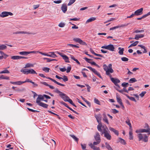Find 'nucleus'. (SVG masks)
<instances>
[{
    "mask_svg": "<svg viewBox=\"0 0 150 150\" xmlns=\"http://www.w3.org/2000/svg\"><path fill=\"white\" fill-rule=\"evenodd\" d=\"M95 117L96 118L97 120L99 123V125L97 126V128L98 130L101 132L102 134H103V132L102 131L101 127H102V124L101 122V115L100 114L98 115H95Z\"/></svg>",
    "mask_w": 150,
    "mask_h": 150,
    "instance_id": "f257e3e1",
    "label": "nucleus"
},
{
    "mask_svg": "<svg viewBox=\"0 0 150 150\" xmlns=\"http://www.w3.org/2000/svg\"><path fill=\"white\" fill-rule=\"evenodd\" d=\"M110 133V131L107 127H105L104 126V137L108 140H110L111 139V136Z\"/></svg>",
    "mask_w": 150,
    "mask_h": 150,
    "instance_id": "f03ea898",
    "label": "nucleus"
},
{
    "mask_svg": "<svg viewBox=\"0 0 150 150\" xmlns=\"http://www.w3.org/2000/svg\"><path fill=\"white\" fill-rule=\"evenodd\" d=\"M104 69L106 71V74L109 76L110 78L112 77L110 74L114 72V70L112 69H109L108 67L105 64H104Z\"/></svg>",
    "mask_w": 150,
    "mask_h": 150,
    "instance_id": "7ed1b4c3",
    "label": "nucleus"
},
{
    "mask_svg": "<svg viewBox=\"0 0 150 150\" xmlns=\"http://www.w3.org/2000/svg\"><path fill=\"white\" fill-rule=\"evenodd\" d=\"M139 141L143 140L145 142H147L148 140V137L145 134H138Z\"/></svg>",
    "mask_w": 150,
    "mask_h": 150,
    "instance_id": "20e7f679",
    "label": "nucleus"
},
{
    "mask_svg": "<svg viewBox=\"0 0 150 150\" xmlns=\"http://www.w3.org/2000/svg\"><path fill=\"white\" fill-rule=\"evenodd\" d=\"M73 40L75 42H78L80 44L82 45H87V44L85 42L83 41L82 40L79 38H74L73 39Z\"/></svg>",
    "mask_w": 150,
    "mask_h": 150,
    "instance_id": "39448f33",
    "label": "nucleus"
},
{
    "mask_svg": "<svg viewBox=\"0 0 150 150\" xmlns=\"http://www.w3.org/2000/svg\"><path fill=\"white\" fill-rule=\"evenodd\" d=\"M111 81L115 84V85L118 87L119 88H120V87L119 85L118 84V83H119L120 82V81L118 79L113 78L112 77L110 78Z\"/></svg>",
    "mask_w": 150,
    "mask_h": 150,
    "instance_id": "423d86ee",
    "label": "nucleus"
},
{
    "mask_svg": "<svg viewBox=\"0 0 150 150\" xmlns=\"http://www.w3.org/2000/svg\"><path fill=\"white\" fill-rule=\"evenodd\" d=\"M57 53L62 57L63 59L66 62L69 63V58L65 54H63L62 53L59 52H57Z\"/></svg>",
    "mask_w": 150,
    "mask_h": 150,
    "instance_id": "0eeeda50",
    "label": "nucleus"
},
{
    "mask_svg": "<svg viewBox=\"0 0 150 150\" xmlns=\"http://www.w3.org/2000/svg\"><path fill=\"white\" fill-rule=\"evenodd\" d=\"M13 14L10 12L4 11L1 13V14H0V17L2 18L8 15L12 16Z\"/></svg>",
    "mask_w": 150,
    "mask_h": 150,
    "instance_id": "6e6552de",
    "label": "nucleus"
},
{
    "mask_svg": "<svg viewBox=\"0 0 150 150\" xmlns=\"http://www.w3.org/2000/svg\"><path fill=\"white\" fill-rule=\"evenodd\" d=\"M104 48L108 50L111 51H114L115 48L112 45L110 44L107 46H104Z\"/></svg>",
    "mask_w": 150,
    "mask_h": 150,
    "instance_id": "1a4fd4ad",
    "label": "nucleus"
},
{
    "mask_svg": "<svg viewBox=\"0 0 150 150\" xmlns=\"http://www.w3.org/2000/svg\"><path fill=\"white\" fill-rule=\"evenodd\" d=\"M146 126L147 127V129H141V131L140 132H148V135H149L150 134V128L149 127V126L148 124L146 125Z\"/></svg>",
    "mask_w": 150,
    "mask_h": 150,
    "instance_id": "9d476101",
    "label": "nucleus"
},
{
    "mask_svg": "<svg viewBox=\"0 0 150 150\" xmlns=\"http://www.w3.org/2000/svg\"><path fill=\"white\" fill-rule=\"evenodd\" d=\"M61 8L63 13H65L67 9V4H62V5Z\"/></svg>",
    "mask_w": 150,
    "mask_h": 150,
    "instance_id": "9b49d317",
    "label": "nucleus"
},
{
    "mask_svg": "<svg viewBox=\"0 0 150 150\" xmlns=\"http://www.w3.org/2000/svg\"><path fill=\"white\" fill-rule=\"evenodd\" d=\"M44 97V95H38V96L36 99V103H39L41 102H40V101L43 100Z\"/></svg>",
    "mask_w": 150,
    "mask_h": 150,
    "instance_id": "f8f14e48",
    "label": "nucleus"
},
{
    "mask_svg": "<svg viewBox=\"0 0 150 150\" xmlns=\"http://www.w3.org/2000/svg\"><path fill=\"white\" fill-rule=\"evenodd\" d=\"M60 96L65 102H67V101L66 100H68L69 99V98L67 96L63 93H62Z\"/></svg>",
    "mask_w": 150,
    "mask_h": 150,
    "instance_id": "ddd939ff",
    "label": "nucleus"
},
{
    "mask_svg": "<svg viewBox=\"0 0 150 150\" xmlns=\"http://www.w3.org/2000/svg\"><path fill=\"white\" fill-rule=\"evenodd\" d=\"M143 10V8H142L140 9H138L135 11L134 14L135 16H138L142 14V11Z\"/></svg>",
    "mask_w": 150,
    "mask_h": 150,
    "instance_id": "4468645a",
    "label": "nucleus"
},
{
    "mask_svg": "<svg viewBox=\"0 0 150 150\" xmlns=\"http://www.w3.org/2000/svg\"><path fill=\"white\" fill-rule=\"evenodd\" d=\"M62 103L67 108H69L70 110L72 111L74 113H75L77 115H78L79 113L76 112V111L72 109L71 108H70L68 105L66 103H64V102H62Z\"/></svg>",
    "mask_w": 150,
    "mask_h": 150,
    "instance_id": "2eb2a0df",
    "label": "nucleus"
},
{
    "mask_svg": "<svg viewBox=\"0 0 150 150\" xmlns=\"http://www.w3.org/2000/svg\"><path fill=\"white\" fill-rule=\"evenodd\" d=\"M47 79L50 80H51L53 82H54L55 83H56L58 85H59L61 86H65V85L64 84L61 83L50 77H47Z\"/></svg>",
    "mask_w": 150,
    "mask_h": 150,
    "instance_id": "dca6fc26",
    "label": "nucleus"
},
{
    "mask_svg": "<svg viewBox=\"0 0 150 150\" xmlns=\"http://www.w3.org/2000/svg\"><path fill=\"white\" fill-rule=\"evenodd\" d=\"M15 34H34V33H30L29 32H26L23 31H17L13 33Z\"/></svg>",
    "mask_w": 150,
    "mask_h": 150,
    "instance_id": "f3484780",
    "label": "nucleus"
},
{
    "mask_svg": "<svg viewBox=\"0 0 150 150\" xmlns=\"http://www.w3.org/2000/svg\"><path fill=\"white\" fill-rule=\"evenodd\" d=\"M95 139L96 141H99L100 142V135L98 132H97L96 135L94 136Z\"/></svg>",
    "mask_w": 150,
    "mask_h": 150,
    "instance_id": "a211bd4d",
    "label": "nucleus"
},
{
    "mask_svg": "<svg viewBox=\"0 0 150 150\" xmlns=\"http://www.w3.org/2000/svg\"><path fill=\"white\" fill-rule=\"evenodd\" d=\"M37 104L39 106H41L44 108H47L48 106V105L42 102Z\"/></svg>",
    "mask_w": 150,
    "mask_h": 150,
    "instance_id": "6ab92c4d",
    "label": "nucleus"
},
{
    "mask_svg": "<svg viewBox=\"0 0 150 150\" xmlns=\"http://www.w3.org/2000/svg\"><path fill=\"white\" fill-rule=\"evenodd\" d=\"M117 142H120L122 144L125 145L126 144L125 141L121 138H119L117 139Z\"/></svg>",
    "mask_w": 150,
    "mask_h": 150,
    "instance_id": "aec40b11",
    "label": "nucleus"
},
{
    "mask_svg": "<svg viewBox=\"0 0 150 150\" xmlns=\"http://www.w3.org/2000/svg\"><path fill=\"white\" fill-rule=\"evenodd\" d=\"M109 129L110 131L113 132L115 134L117 135V136L118 135H119V133L118 131L117 130L115 129L114 128L110 127H109Z\"/></svg>",
    "mask_w": 150,
    "mask_h": 150,
    "instance_id": "412c9836",
    "label": "nucleus"
},
{
    "mask_svg": "<svg viewBox=\"0 0 150 150\" xmlns=\"http://www.w3.org/2000/svg\"><path fill=\"white\" fill-rule=\"evenodd\" d=\"M127 25H118L117 26H115V27H113L112 28H110V30H114V29H116L117 28H120L121 27H124V26H127Z\"/></svg>",
    "mask_w": 150,
    "mask_h": 150,
    "instance_id": "4be33fe9",
    "label": "nucleus"
},
{
    "mask_svg": "<svg viewBox=\"0 0 150 150\" xmlns=\"http://www.w3.org/2000/svg\"><path fill=\"white\" fill-rule=\"evenodd\" d=\"M144 36V35L143 34H137L135 35L134 39L136 40H138L139 38H143Z\"/></svg>",
    "mask_w": 150,
    "mask_h": 150,
    "instance_id": "5701e85b",
    "label": "nucleus"
},
{
    "mask_svg": "<svg viewBox=\"0 0 150 150\" xmlns=\"http://www.w3.org/2000/svg\"><path fill=\"white\" fill-rule=\"evenodd\" d=\"M89 145L92 149L94 150H100L99 148L95 146L92 143H90Z\"/></svg>",
    "mask_w": 150,
    "mask_h": 150,
    "instance_id": "b1692460",
    "label": "nucleus"
},
{
    "mask_svg": "<svg viewBox=\"0 0 150 150\" xmlns=\"http://www.w3.org/2000/svg\"><path fill=\"white\" fill-rule=\"evenodd\" d=\"M116 99L117 102L119 103V104L121 106H122L123 108H124V106L123 105L122 103V100L120 98V97L117 96Z\"/></svg>",
    "mask_w": 150,
    "mask_h": 150,
    "instance_id": "393cba45",
    "label": "nucleus"
},
{
    "mask_svg": "<svg viewBox=\"0 0 150 150\" xmlns=\"http://www.w3.org/2000/svg\"><path fill=\"white\" fill-rule=\"evenodd\" d=\"M96 18L94 17H92L91 18H90L87 20L86 22V23H87L92 22L96 20Z\"/></svg>",
    "mask_w": 150,
    "mask_h": 150,
    "instance_id": "a878e982",
    "label": "nucleus"
},
{
    "mask_svg": "<svg viewBox=\"0 0 150 150\" xmlns=\"http://www.w3.org/2000/svg\"><path fill=\"white\" fill-rule=\"evenodd\" d=\"M90 51H91V52L93 54H94L95 55H96V56H99V57H103V56L102 55L99 54H96V53H95L94 52V51L92 50V49L90 48Z\"/></svg>",
    "mask_w": 150,
    "mask_h": 150,
    "instance_id": "bb28decb",
    "label": "nucleus"
},
{
    "mask_svg": "<svg viewBox=\"0 0 150 150\" xmlns=\"http://www.w3.org/2000/svg\"><path fill=\"white\" fill-rule=\"evenodd\" d=\"M49 53H51L50 54H48V56L52 57L53 58H55L57 57L56 55L54 54V52H49Z\"/></svg>",
    "mask_w": 150,
    "mask_h": 150,
    "instance_id": "cd10ccee",
    "label": "nucleus"
},
{
    "mask_svg": "<svg viewBox=\"0 0 150 150\" xmlns=\"http://www.w3.org/2000/svg\"><path fill=\"white\" fill-rule=\"evenodd\" d=\"M105 147L108 150H113L112 149L110 146V145L107 142H106L105 143Z\"/></svg>",
    "mask_w": 150,
    "mask_h": 150,
    "instance_id": "c85d7f7f",
    "label": "nucleus"
},
{
    "mask_svg": "<svg viewBox=\"0 0 150 150\" xmlns=\"http://www.w3.org/2000/svg\"><path fill=\"white\" fill-rule=\"evenodd\" d=\"M118 50H119L118 53L120 55H122L123 54V51L124 50V48H122L121 47L118 48Z\"/></svg>",
    "mask_w": 150,
    "mask_h": 150,
    "instance_id": "c756f323",
    "label": "nucleus"
},
{
    "mask_svg": "<svg viewBox=\"0 0 150 150\" xmlns=\"http://www.w3.org/2000/svg\"><path fill=\"white\" fill-rule=\"evenodd\" d=\"M7 48V47L6 45L2 44V45H0V50H3Z\"/></svg>",
    "mask_w": 150,
    "mask_h": 150,
    "instance_id": "7c9ffc66",
    "label": "nucleus"
},
{
    "mask_svg": "<svg viewBox=\"0 0 150 150\" xmlns=\"http://www.w3.org/2000/svg\"><path fill=\"white\" fill-rule=\"evenodd\" d=\"M139 43L138 41H136L133 43L131 44L128 47V48H129L131 47L132 46H135L137 44Z\"/></svg>",
    "mask_w": 150,
    "mask_h": 150,
    "instance_id": "2f4dec72",
    "label": "nucleus"
},
{
    "mask_svg": "<svg viewBox=\"0 0 150 150\" xmlns=\"http://www.w3.org/2000/svg\"><path fill=\"white\" fill-rule=\"evenodd\" d=\"M82 99L89 106H91V103H90L87 100H86L84 98H83L82 96H81Z\"/></svg>",
    "mask_w": 150,
    "mask_h": 150,
    "instance_id": "473e14b6",
    "label": "nucleus"
},
{
    "mask_svg": "<svg viewBox=\"0 0 150 150\" xmlns=\"http://www.w3.org/2000/svg\"><path fill=\"white\" fill-rule=\"evenodd\" d=\"M21 71L24 74H28V69H22L21 70Z\"/></svg>",
    "mask_w": 150,
    "mask_h": 150,
    "instance_id": "72a5a7b5",
    "label": "nucleus"
},
{
    "mask_svg": "<svg viewBox=\"0 0 150 150\" xmlns=\"http://www.w3.org/2000/svg\"><path fill=\"white\" fill-rule=\"evenodd\" d=\"M28 74H37V73L33 69H31L30 70H28Z\"/></svg>",
    "mask_w": 150,
    "mask_h": 150,
    "instance_id": "f704fd0d",
    "label": "nucleus"
},
{
    "mask_svg": "<svg viewBox=\"0 0 150 150\" xmlns=\"http://www.w3.org/2000/svg\"><path fill=\"white\" fill-rule=\"evenodd\" d=\"M125 95L126 96L131 100L135 102H136V100L134 98L132 97L129 96L127 95L126 94H125Z\"/></svg>",
    "mask_w": 150,
    "mask_h": 150,
    "instance_id": "c9c22d12",
    "label": "nucleus"
},
{
    "mask_svg": "<svg viewBox=\"0 0 150 150\" xmlns=\"http://www.w3.org/2000/svg\"><path fill=\"white\" fill-rule=\"evenodd\" d=\"M21 55H25L29 54V52L23 51L20 52L19 53Z\"/></svg>",
    "mask_w": 150,
    "mask_h": 150,
    "instance_id": "e433bc0d",
    "label": "nucleus"
},
{
    "mask_svg": "<svg viewBox=\"0 0 150 150\" xmlns=\"http://www.w3.org/2000/svg\"><path fill=\"white\" fill-rule=\"evenodd\" d=\"M33 67V65L30 63H28L25 65V68Z\"/></svg>",
    "mask_w": 150,
    "mask_h": 150,
    "instance_id": "4c0bfd02",
    "label": "nucleus"
},
{
    "mask_svg": "<svg viewBox=\"0 0 150 150\" xmlns=\"http://www.w3.org/2000/svg\"><path fill=\"white\" fill-rule=\"evenodd\" d=\"M11 58L14 60L20 59V56H14L11 57Z\"/></svg>",
    "mask_w": 150,
    "mask_h": 150,
    "instance_id": "58836bf2",
    "label": "nucleus"
},
{
    "mask_svg": "<svg viewBox=\"0 0 150 150\" xmlns=\"http://www.w3.org/2000/svg\"><path fill=\"white\" fill-rule=\"evenodd\" d=\"M54 91L55 93L59 94V96H60L62 94V93L60 91L58 88H56L54 90Z\"/></svg>",
    "mask_w": 150,
    "mask_h": 150,
    "instance_id": "ea45409f",
    "label": "nucleus"
},
{
    "mask_svg": "<svg viewBox=\"0 0 150 150\" xmlns=\"http://www.w3.org/2000/svg\"><path fill=\"white\" fill-rule=\"evenodd\" d=\"M137 80L135 78H132L129 81V83H133L134 82H136Z\"/></svg>",
    "mask_w": 150,
    "mask_h": 150,
    "instance_id": "a19ab883",
    "label": "nucleus"
},
{
    "mask_svg": "<svg viewBox=\"0 0 150 150\" xmlns=\"http://www.w3.org/2000/svg\"><path fill=\"white\" fill-rule=\"evenodd\" d=\"M50 70V69L47 67H44L42 68V70L46 72H49Z\"/></svg>",
    "mask_w": 150,
    "mask_h": 150,
    "instance_id": "79ce46f5",
    "label": "nucleus"
},
{
    "mask_svg": "<svg viewBox=\"0 0 150 150\" xmlns=\"http://www.w3.org/2000/svg\"><path fill=\"white\" fill-rule=\"evenodd\" d=\"M70 136L77 143L79 140V139L77 138L75 135H71Z\"/></svg>",
    "mask_w": 150,
    "mask_h": 150,
    "instance_id": "37998d69",
    "label": "nucleus"
},
{
    "mask_svg": "<svg viewBox=\"0 0 150 150\" xmlns=\"http://www.w3.org/2000/svg\"><path fill=\"white\" fill-rule=\"evenodd\" d=\"M48 112H49L50 113H51V114H53L54 115H56L57 117L59 119V120L61 119V117H60L58 115H57V114H55V113H54V112H52V111H50V110H48Z\"/></svg>",
    "mask_w": 150,
    "mask_h": 150,
    "instance_id": "c03bdc74",
    "label": "nucleus"
},
{
    "mask_svg": "<svg viewBox=\"0 0 150 150\" xmlns=\"http://www.w3.org/2000/svg\"><path fill=\"white\" fill-rule=\"evenodd\" d=\"M132 132H129V139L130 140H132L133 139V137L132 135Z\"/></svg>",
    "mask_w": 150,
    "mask_h": 150,
    "instance_id": "a18cd8bd",
    "label": "nucleus"
},
{
    "mask_svg": "<svg viewBox=\"0 0 150 150\" xmlns=\"http://www.w3.org/2000/svg\"><path fill=\"white\" fill-rule=\"evenodd\" d=\"M76 0H70L69 2L67 4L68 6H69L73 4L75 1Z\"/></svg>",
    "mask_w": 150,
    "mask_h": 150,
    "instance_id": "49530a36",
    "label": "nucleus"
},
{
    "mask_svg": "<svg viewBox=\"0 0 150 150\" xmlns=\"http://www.w3.org/2000/svg\"><path fill=\"white\" fill-rule=\"evenodd\" d=\"M104 121L106 122L107 124H109L108 119L106 116H104Z\"/></svg>",
    "mask_w": 150,
    "mask_h": 150,
    "instance_id": "de8ad7c7",
    "label": "nucleus"
},
{
    "mask_svg": "<svg viewBox=\"0 0 150 150\" xmlns=\"http://www.w3.org/2000/svg\"><path fill=\"white\" fill-rule=\"evenodd\" d=\"M84 59L88 63H90L91 64V60H92L91 59H88L86 57H85L84 58Z\"/></svg>",
    "mask_w": 150,
    "mask_h": 150,
    "instance_id": "09e8293b",
    "label": "nucleus"
},
{
    "mask_svg": "<svg viewBox=\"0 0 150 150\" xmlns=\"http://www.w3.org/2000/svg\"><path fill=\"white\" fill-rule=\"evenodd\" d=\"M62 79L64 82H66L68 81V79L67 76L65 75L63 76Z\"/></svg>",
    "mask_w": 150,
    "mask_h": 150,
    "instance_id": "8fccbe9b",
    "label": "nucleus"
},
{
    "mask_svg": "<svg viewBox=\"0 0 150 150\" xmlns=\"http://www.w3.org/2000/svg\"><path fill=\"white\" fill-rule=\"evenodd\" d=\"M121 59L122 61L124 62L128 61L129 60L128 58L125 57H122Z\"/></svg>",
    "mask_w": 150,
    "mask_h": 150,
    "instance_id": "3c124183",
    "label": "nucleus"
},
{
    "mask_svg": "<svg viewBox=\"0 0 150 150\" xmlns=\"http://www.w3.org/2000/svg\"><path fill=\"white\" fill-rule=\"evenodd\" d=\"M65 25V24L64 23H60L58 25V26L59 27H61V28L64 27Z\"/></svg>",
    "mask_w": 150,
    "mask_h": 150,
    "instance_id": "603ef678",
    "label": "nucleus"
},
{
    "mask_svg": "<svg viewBox=\"0 0 150 150\" xmlns=\"http://www.w3.org/2000/svg\"><path fill=\"white\" fill-rule=\"evenodd\" d=\"M24 83V81H16V85H20Z\"/></svg>",
    "mask_w": 150,
    "mask_h": 150,
    "instance_id": "864d4df0",
    "label": "nucleus"
},
{
    "mask_svg": "<svg viewBox=\"0 0 150 150\" xmlns=\"http://www.w3.org/2000/svg\"><path fill=\"white\" fill-rule=\"evenodd\" d=\"M72 25H74V26H73L72 27V29H78L79 28V27L78 26H76L75 25L73 24H71V23L70 22H69Z\"/></svg>",
    "mask_w": 150,
    "mask_h": 150,
    "instance_id": "5fc2aeb1",
    "label": "nucleus"
},
{
    "mask_svg": "<svg viewBox=\"0 0 150 150\" xmlns=\"http://www.w3.org/2000/svg\"><path fill=\"white\" fill-rule=\"evenodd\" d=\"M146 91H143L140 94L139 96L142 97H143L144 95L146 93Z\"/></svg>",
    "mask_w": 150,
    "mask_h": 150,
    "instance_id": "6e6d98bb",
    "label": "nucleus"
},
{
    "mask_svg": "<svg viewBox=\"0 0 150 150\" xmlns=\"http://www.w3.org/2000/svg\"><path fill=\"white\" fill-rule=\"evenodd\" d=\"M128 84L127 83L124 82L122 83V86L126 87Z\"/></svg>",
    "mask_w": 150,
    "mask_h": 150,
    "instance_id": "4d7b16f0",
    "label": "nucleus"
},
{
    "mask_svg": "<svg viewBox=\"0 0 150 150\" xmlns=\"http://www.w3.org/2000/svg\"><path fill=\"white\" fill-rule=\"evenodd\" d=\"M71 69V67L70 66L67 67V72L68 73L70 72Z\"/></svg>",
    "mask_w": 150,
    "mask_h": 150,
    "instance_id": "13d9d810",
    "label": "nucleus"
},
{
    "mask_svg": "<svg viewBox=\"0 0 150 150\" xmlns=\"http://www.w3.org/2000/svg\"><path fill=\"white\" fill-rule=\"evenodd\" d=\"M94 102L98 104H99L100 102L96 98H95L94 99Z\"/></svg>",
    "mask_w": 150,
    "mask_h": 150,
    "instance_id": "bf43d9fd",
    "label": "nucleus"
},
{
    "mask_svg": "<svg viewBox=\"0 0 150 150\" xmlns=\"http://www.w3.org/2000/svg\"><path fill=\"white\" fill-rule=\"evenodd\" d=\"M125 122L127 125L129 123H130V121L128 117H127V120L126 121H125Z\"/></svg>",
    "mask_w": 150,
    "mask_h": 150,
    "instance_id": "052dcab7",
    "label": "nucleus"
},
{
    "mask_svg": "<svg viewBox=\"0 0 150 150\" xmlns=\"http://www.w3.org/2000/svg\"><path fill=\"white\" fill-rule=\"evenodd\" d=\"M62 0H59L58 1H53L54 3L55 4H59L62 2Z\"/></svg>",
    "mask_w": 150,
    "mask_h": 150,
    "instance_id": "680f3d73",
    "label": "nucleus"
},
{
    "mask_svg": "<svg viewBox=\"0 0 150 150\" xmlns=\"http://www.w3.org/2000/svg\"><path fill=\"white\" fill-rule=\"evenodd\" d=\"M144 32V30H136L134 32L137 33H142Z\"/></svg>",
    "mask_w": 150,
    "mask_h": 150,
    "instance_id": "e2e57ef3",
    "label": "nucleus"
},
{
    "mask_svg": "<svg viewBox=\"0 0 150 150\" xmlns=\"http://www.w3.org/2000/svg\"><path fill=\"white\" fill-rule=\"evenodd\" d=\"M59 70L62 72H64L66 70V69L65 67H64L63 68H60Z\"/></svg>",
    "mask_w": 150,
    "mask_h": 150,
    "instance_id": "0e129e2a",
    "label": "nucleus"
},
{
    "mask_svg": "<svg viewBox=\"0 0 150 150\" xmlns=\"http://www.w3.org/2000/svg\"><path fill=\"white\" fill-rule=\"evenodd\" d=\"M118 112V111L116 109H113L112 110V112L114 114H116Z\"/></svg>",
    "mask_w": 150,
    "mask_h": 150,
    "instance_id": "69168bd1",
    "label": "nucleus"
},
{
    "mask_svg": "<svg viewBox=\"0 0 150 150\" xmlns=\"http://www.w3.org/2000/svg\"><path fill=\"white\" fill-rule=\"evenodd\" d=\"M24 83L26 82H30L31 83L33 81L30 80L29 79H27L25 81H24Z\"/></svg>",
    "mask_w": 150,
    "mask_h": 150,
    "instance_id": "338daca9",
    "label": "nucleus"
},
{
    "mask_svg": "<svg viewBox=\"0 0 150 150\" xmlns=\"http://www.w3.org/2000/svg\"><path fill=\"white\" fill-rule=\"evenodd\" d=\"M81 146L82 148V149H84L86 148V145L85 144H81Z\"/></svg>",
    "mask_w": 150,
    "mask_h": 150,
    "instance_id": "774afa93",
    "label": "nucleus"
}]
</instances>
